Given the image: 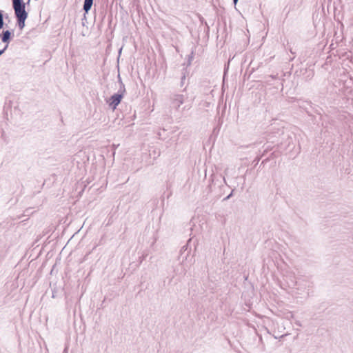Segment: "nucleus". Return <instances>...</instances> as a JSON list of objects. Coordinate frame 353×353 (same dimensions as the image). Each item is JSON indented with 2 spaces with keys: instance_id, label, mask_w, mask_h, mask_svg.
<instances>
[{
  "instance_id": "obj_1",
  "label": "nucleus",
  "mask_w": 353,
  "mask_h": 353,
  "mask_svg": "<svg viewBox=\"0 0 353 353\" xmlns=\"http://www.w3.org/2000/svg\"><path fill=\"white\" fill-rule=\"evenodd\" d=\"M12 2L17 24L19 29L22 30L25 27V22L28 17V13L26 10V3L23 0H12Z\"/></svg>"
},
{
  "instance_id": "obj_2",
  "label": "nucleus",
  "mask_w": 353,
  "mask_h": 353,
  "mask_svg": "<svg viewBox=\"0 0 353 353\" xmlns=\"http://www.w3.org/2000/svg\"><path fill=\"white\" fill-rule=\"evenodd\" d=\"M125 92L123 90H118L117 93L114 94L109 99V101H107L109 106L112 109L115 110L119 104L121 103L122 99L124 97Z\"/></svg>"
},
{
  "instance_id": "obj_3",
  "label": "nucleus",
  "mask_w": 353,
  "mask_h": 353,
  "mask_svg": "<svg viewBox=\"0 0 353 353\" xmlns=\"http://www.w3.org/2000/svg\"><path fill=\"white\" fill-rule=\"evenodd\" d=\"M185 97L182 94H174L170 97L171 105L176 110H179L185 99Z\"/></svg>"
},
{
  "instance_id": "obj_4",
  "label": "nucleus",
  "mask_w": 353,
  "mask_h": 353,
  "mask_svg": "<svg viewBox=\"0 0 353 353\" xmlns=\"http://www.w3.org/2000/svg\"><path fill=\"white\" fill-rule=\"evenodd\" d=\"M14 37V30H6L1 32V41L8 43Z\"/></svg>"
},
{
  "instance_id": "obj_5",
  "label": "nucleus",
  "mask_w": 353,
  "mask_h": 353,
  "mask_svg": "<svg viewBox=\"0 0 353 353\" xmlns=\"http://www.w3.org/2000/svg\"><path fill=\"white\" fill-rule=\"evenodd\" d=\"M93 1L94 0H84L83 9L85 12V14H88V12L90 10L93 4Z\"/></svg>"
},
{
  "instance_id": "obj_6",
  "label": "nucleus",
  "mask_w": 353,
  "mask_h": 353,
  "mask_svg": "<svg viewBox=\"0 0 353 353\" xmlns=\"http://www.w3.org/2000/svg\"><path fill=\"white\" fill-rule=\"evenodd\" d=\"M118 82H119V85H120L119 90H123L124 92H126L125 88V85H124V83H123V81L121 80L120 74H118Z\"/></svg>"
},
{
  "instance_id": "obj_7",
  "label": "nucleus",
  "mask_w": 353,
  "mask_h": 353,
  "mask_svg": "<svg viewBox=\"0 0 353 353\" xmlns=\"http://www.w3.org/2000/svg\"><path fill=\"white\" fill-rule=\"evenodd\" d=\"M185 79H186V71H185V70H183V72H182V76L181 77V82H180L181 87L183 86V85L185 83Z\"/></svg>"
},
{
  "instance_id": "obj_8",
  "label": "nucleus",
  "mask_w": 353,
  "mask_h": 353,
  "mask_svg": "<svg viewBox=\"0 0 353 353\" xmlns=\"http://www.w3.org/2000/svg\"><path fill=\"white\" fill-rule=\"evenodd\" d=\"M194 58V52H192L188 57L187 66H190Z\"/></svg>"
},
{
  "instance_id": "obj_9",
  "label": "nucleus",
  "mask_w": 353,
  "mask_h": 353,
  "mask_svg": "<svg viewBox=\"0 0 353 353\" xmlns=\"http://www.w3.org/2000/svg\"><path fill=\"white\" fill-rule=\"evenodd\" d=\"M8 27V23L3 21V14L1 11V29L7 28Z\"/></svg>"
},
{
  "instance_id": "obj_10",
  "label": "nucleus",
  "mask_w": 353,
  "mask_h": 353,
  "mask_svg": "<svg viewBox=\"0 0 353 353\" xmlns=\"http://www.w3.org/2000/svg\"><path fill=\"white\" fill-rule=\"evenodd\" d=\"M268 150H269V148H267L266 149H265V150H264V151H263V153L262 154V155H261V157H257L256 158V159H255V160L258 162V161L261 159V157H262V156H263V155H265V154Z\"/></svg>"
},
{
  "instance_id": "obj_11",
  "label": "nucleus",
  "mask_w": 353,
  "mask_h": 353,
  "mask_svg": "<svg viewBox=\"0 0 353 353\" xmlns=\"http://www.w3.org/2000/svg\"><path fill=\"white\" fill-rule=\"evenodd\" d=\"M3 21L5 22H6V21L10 22V17H9L8 14H3Z\"/></svg>"
},
{
  "instance_id": "obj_12",
  "label": "nucleus",
  "mask_w": 353,
  "mask_h": 353,
  "mask_svg": "<svg viewBox=\"0 0 353 353\" xmlns=\"http://www.w3.org/2000/svg\"><path fill=\"white\" fill-rule=\"evenodd\" d=\"M232 193H233V190L230 192V194L229 195H228L226 197H225V198L223 199V200H224V201H226V200L229 199L232 196Z\"/></svg>"
},
{
  "instance_id": "obj_13",
  "label": "nucleus",
  "mask_w": 353,
  "mask_h": 353,
  "mask_svg": "<svg viewBox=\"0 0 353 353\" xmlns=\"http://www.w3.org/2000/svg\"><path fill=\"white\" fill-rule=\"evenodd\" d=\"M296 281H291V283H290V284H289V286H290V287H294V286L296 285Z\"/></svg>"
},
{
  "instance_id": "obj_14",
  "label": "nucleus",
  "mask_w": 353,
  "mask_h": 353,
  "mask_svg": "<svg viewBox=\"0 0 353 353\" xmlns=\"http://www.w3.org/2000/svg\"><path fill=\"white\" fill-rule=\"evenodd\" d=\"M8 43L6 44V46L5 47H3V49H1V54L5 52V50L7 49L8 45Z\"/></svg>"
},
{
  "instance_id": "obj_15",
  "label": "nucleus",
  "mask_w": 353,
  "mask_h": 353,
  "mask_svg": "<svg viewBox=\"0 0 353 353\" xmlns=\"http://www.w3.org/2000/svg\"><path fill=\"white\" fill-rule=\"evenodd\" d=\"M269 160H270V159H269V158L265 159V160H263V161H262V164H264V163H267L268 161H269Z\"/></svg>"
},
{
  "instance_id": "obj_16",
  "label": "nucleus",
  "mask_w": 353,
  "mask_h": 353,
  "mask_svg": "<svg viewBox=\"0 0 353 353\" xmlns=\"http://www.w3.org/2000/svg\"><path fill=\"white\" fill-rule=\"evenodd\" d=\"M239 0H233V3L234 5H236L237 3Z\"/></svg>"
},
{
  "instance_id": "obj_17",
  "label": "nucleus",
  "mask_w": 353,
  "mask_h": 353,
  "mask_svg": "<svg viewBox=\"0 0 353 353\" xmlns=\"http://www.w3.org/2000/svg\"><path fill=\"white\" fill-rule=\"evenodd\" d=\"M186 272V270L184 268L183 270V274H185Z\"/></svg>"
},
{
  "instance_id": "obj_18",
  "label": "nucleus",
  "mask_w": 353,
  "mask_h": 353,
  "mask_svg": "<svg viewBox=\"0 0 353 353\" xmlns=\"http://www.w3.org/2000/svg\"><path fill=\"white\" fill-rule=\"evenodd\" d=\"M30 1V0H28V1H27V3H26V4H29Z\"/></svg>"
},
{
  "instance_id": "obj_19",
  "label": "nucleus",
  "mask_w": 353,
  "mask_h": 353,
  "mask_svg": "<svg viewBox=\"0 0 353 353\" xmlns=\"http://www.w3.org/2000/svg\"><path fill=\"white\" fill-rule=\"evenodd\" d=\"M296 323V325H298L299 326H301V323Z\"/></svg>"
},
{
  "instance_id": "obj_20",
  "label": "nucleus",
  "mask_w": 353,
  "mask_h": 353,
  "mask_svg": "<svg viewBox=\"0 0 353 353\" xmlns=\"http://www.w3.org/2000/svg\"><path fill=\"white\" fill-rule=\"evenodd\" d=\"M284 336H285V335L283 334V335H281L280 337H281V338H283V337H284Z\"/></svg>"
}]
</instances>
